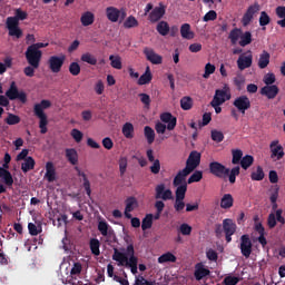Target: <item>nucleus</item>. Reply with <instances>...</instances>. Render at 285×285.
Instances as JSON below:
<instances>
[{"label":"nucleus","instance_id":"19","mask_svg":"<svg viewBox=\"0 0 285 285\" xmlns=\"http://www.w3.org/2000/svg\"><path fill=\"white\" fill-rule=\"evenodd\" d=\"M261 95L267 99H275L279 95V87L277 85L265 86L261 89Z\"/></svg>","mask_w":285,"mask_h":285},{"label":"nucleus","instance_id":"46","mask_svg":"<svg viewBox=\"0 0 285 285\" xmlns=\"http://www.w3.org/2000/svg\"><path fill=\"white\" fill-rule=\"evenodd\" d=\"M265 177L264 168L262 166H258L255 171L250 174L252 181H262Z\"/></svg>","mask_w":285,"mask_h":285},{"label":"nucleus","instance_id":"12","mask_svg":"<svg viewBox=\"0 0 285 285\" xmlns=\"http://www.w3.org/2000/svg\"><path fill=\"white\" fill-rule=\"evenodd\" d=\"M233 106H235L238 112L246 115V110L250 108V98L248 96H239L234 100Z\"/></svg>","mask_w":285,"mask_h":285},{"label":"nucleus","instance_id":"20","mask_svg":"<svg viewBox=\"0 0 285 285\" xmlns=\"http://www.w3.org/2000/svg\"><path fill=\"white\" fill-rule=\"evenodd\" d=\"M210 275V269L204 267V264L198 263L195 266L194 277L197 282H202L204 277H208Z\"/></svg>","mask_w":285,"mask_h":285},{"label":"nucleus","instance_id":"30","mask_svg":"<svg viewBox=\"0 0 285 285\" xmlns=\"http://www.w3.org/2000/svg\"><path fill=\"white\" fill-rule=\"evenodd\" d=\"M66 158L72 166L79 164V154H77V149L75 148L66 149Z\"/></svg>","mask_w":285,"mask_h":285},{"label":"nucleus","instance_id":"43","mask_svg":"<svg viewBox=\"0 0 285 285\" xmlns=\"http://www.w3.org/2000/svg\"><path fill=\"white\" fill-rule=\"evenodd\" d=\"M80 60L83 63H89V66H97V57L92 56L90 52L82 53Z\"/></svg>","mask_w":285,"mask_h":285},{"label":"nucleus","instance_id":"7","mask_svg":"<svg viewBox=\"0 0 285 285\" xmlns=\"http://www.w3.org/2000/svg\"><path fill=\"white\" fill-rule=\"evenodd\" d=\"M106 17L108 21H111V23H117V21H124L126 19L127 13L126 9H117L116 7H107L106 10Z\"/></svg>","mask_w":285,"mask_h":285},{"label":"nucleus","instance_id":"64","mask_svg":"<svg viewBox=\"0 0 285 285\" xmlns=\"http://www.w3.org/2000/svg\"><path fill=\"white\" fill-rule=\"evenodd\" d=\"M224 284L225 285H237L239 284V277L237 276H227L224 278Z\"/></svg>","mask_w":285,"mask_h":285},{"label":"nucleus","instance_id":"17","mask_svg":"<svg viewBox=\"0 0 285 285\" xmlns=\"http://www.w3.org/2000/svg\"><path fill=\"white\" fill-rule=\"evenodd\" d=\"M7 28L9 30V37H16V39L23 37V30L19 28L17 20H7Z\"/></svg>","mask_w":285,"mask_h":285},{"label":"nucleus","instance_id":"49","mask_svg":"<svg viewBox=\"0 0 285 285\" xmlns=\"http://www.w3.org/2000/svg\"><path fill=\"white\" fill-rule=\"evenodd\" d=\"M145 137L147 139V144H154L155 142V129H153L150 126H146L144 128Z\"/></svg>","mask_w":285,"mask_h":285},{"label":"nucleus","instance_id":"1","mask_svg":"<svg viewBox=\"0 0 285 285\" xmlns=\"http://www.w3.org/2000/svg\"><path fill=\"white\" fill-rule=\"evenodd\" d=\"M112 259L114 262H118V266H126V268H130L132 275H137L139 259L135 256V246L132 244L127 246L126 253H121L115 248Z\"/></svg>","mask_w":285,"mask_h":285},{"label":"nucleus","instance_id":"35","mask_svg":"<svg viewBox=\"0 0 285 285\" xmlns=\"http://www.w3.org/2000/svg\"><path fill=\"white\" fill-rule=\"evenodd\" d=\"M122 135L126 139H132L135 137V126L131 122H126L122 126Z\"/></svg>","mask_w":285,"mask_h":285},{"label":"nucleus","instance_id":"14","mask_svg":"<svg viewBox=\"0 0 285 285\" xmlns=\"http://www.w3.org/2000/svg\"><path fill=\"white\" fill-rule=\"evenodd\" d=\"M259 10H261V7H259V3L257 2L249 6L242 18L243 26H249L250 22L253 21V17H255V14L259 12Z\"/></svg>","mask_w":285,"mask_h":285},{"label":"nucleus","instance_id":"36","mask_svg":"<svg viewBox=\"0 0 285 285\" xmlns=\"http://www.w3.org/2000/svg\"><path fill=\"white\" fill-rule=\"evenodd\" d=\"M28 19V12L17 9L16 10V16L14 17H9L7 18V21H14L19 24V21H26Z\"/></svg>","mask_w":285,"mask_h":285},{"label":"nucleus","instance_id":"22","mask_svg":"<svg viewBox=\"0 0 285 285\" xmlns=\"http://www.w3.org/2000/svg\"><path fill=\"white\" fill-rule=\"evenodd\" d=\"M45 179H47L49 184L57 181V169H55V164H52V161L46 164Z\"/></svg>","mask_w":285,"mask_h":285},{"label":"nucleus","instance_id":"54","mask_svg":"<svg viewBox=\"0 0 285 285\" xmlns=\"http://www.w3.org/2000/svg\"><path fill=\"white\" fill-rule=\"evenodd\" d=\"M258 23L262 28H266V26L271 23V16H268L266 11H262Z\"/></svg>","mask_w":285,"mask_h":285},{"label":"nucleus","instance_id":"39","mask_svg":"<svg viewBox=\"0 0 285 285\" xmlns=\"http://www.w3.org/2000/svg\"><path fill=\"white\" fill-rule=\"evenodd\" d=\"M35 158L32 157H27L24 159V163L21 165V170L22 173H29V170H35Z\"/></svg>","mask_w":285,"mask_h":285},{"label":"nucleus","instance_id":"11","mask_svg":"<svg viewBox=\"0 0 285 285\" xmlns=\"http://www.w3.org/2000/svg\"><path fill=\"white\" fill-rule=\"evenodd\" d=\"M269 150H271V159H274L275 161H279L281 159H284V147L279 144V140H273L269 144Z\"/></svg>","mask_w":285,"mask_h":285},{"label":"nucleus","instance_id":"40","mask_svg":"<svg viewBox=\"0 0 285 285\" xmlns=\"http://www.w3.org/2000/svg\"><path fill=\"white\" fill-rule=\"evenodd\" d=\"M249 43H253V33H250V31H246L245 33L242 32L239 46H242V48H246Z\"/></svg>","mask_w":285,"mask_h":285},{"label":"nucleus","instance_id":"41","mask_svg":"<svg viewBox=\"0 0 285 285\" xmlns=\"http://www.w3.org/2000/svg\"><path fill=\"white\" fill-rule=\"evenodd\" d=\"M168 262L175 263L177 262V256H175L173 253L167 252L158 257V264H166Z\"/></svg>","mask_w":285,"mask_h":285},{"label":"nucleus","instance_id":"3","mask_svg":"<svg viewBox=\"0 0 285 285\" xmlns=\"http://www.w3.org/2000/svg\"><path fill=\"white\" fill-rule=\"evenodd\" d=\"M50 106H52V102L46 99L41 100L39 104H36L33 106V115H36L38 119H40L39 128L41 135H46V132H48V116L43 111L48 110Z\"/></svg>","mask_w":285,"mask_h":285},{"label":"nucleus","instance_id":"5","mask_svg":"<svg viewBox=\"0 0 285 285\" xmlns=\"http://www.w3.org/2000/svg\"><path fill=\"white\" fill-rule=\"evenodd\" d=\"M24 57L29 66H33V68H39V66H41V57H43V52L41 50L32 48L30 45L24 52Z\"/></svg>","mask_w":285,"mask_h":285},{"label":"nucleus","instance_id":"28","mask_svg":"<svg viewBox=\"0 0 285 285\" xmlns=\"http://www.w3.org/2000/svg\"><path fill=\"white\" fill-rule=\"evenodd\" d=\"M180 37H183V39H187L188 41H190V39H195V32L190 30V23L181 24Z\"/></svg>","mask_w":285,"mask_h":285},{"label":"nucleus","instance_id":"29","mask_svg":"<svg viewBox=\"0 0 285 285\" xmlns=\"http://www.w3.org/2000/svg\"><path fill=\"white\" fill-rule=\"evenodd\" d=\"M233 204H235V198H233V195H223L220 199V208H223L224 210H228V208H233Z\"/></svg>","mask_w":285,"mask_h":285},{"label":"nucleus","instance_id":"33","mask_svg":"<svg viewBox=\"0 0 285 285\" xmlns=\"http://www.w3.org/2000/svg\"><path fill=\"white\" fill-rule=\"evenodd\" d=\"M150 81H153V73L150 72V67H147L145 73L138 79V86H146Z\"/></svg>","mask_w":285,"mask_h":285},{"label":"nucleus","instance_id":"58","mask_svg":"<svg viewBox=\"0 0 285 285\" xmlns=\"http://www.w3.org/2000/svg\"><path fill=\"white\" fill-rule=\"evenodd\" d=\"M132 285H155V281H148L142 275L135 276V282Z\"/></svg>","mask_w":285,"mask_h":285},{"label":"nucleus","instance_id":"59","mask_svg":"<svg viewBox=\"0 0 285 285\" xmlns=\"http://www.w3.org/2000/svg\"><path fill=\"white\" fill-rule=\"evenodd\" d=\"M108 228H110V225H108L106 220H100L98 223V230L102 237H108Z\"/></svg>","mask_w":285,"mask_h":285},{"label":"nucleus","instance_id":"61","mask_svg":"<svg viewBox=\"0 0 285 285\" xmlns=\"http://www.w3.org/2000/svg\"><path fill=\"white\" fill-rule=\"evenodd\" d=\"M212 139H213V141H216V144H222V141H224V132H222L217 129H213L212 130Z\"/></svg>","mask_w":285,"mask_h":285},{"label":"nucleus","instance_id":"27","mask_svg":"<svg viewBox=\"0 0 285 285\" xmlns=\"http://www.w3.org/2000/svg\"><path fill=\"white\" fill-rule=\"evenodd\" d=\"M223 230L225 234L235 235L237 230V225L230 218H226L223 220Z\"/></svg>","mask_w":285,"mask_h":285},{"label":"nucleus","instance_id":"21","mask_svg":"<svg viewBox=\"0 0 285 285\" xmlns=\"http://www.w3.org/2000/svg\"><path fill=\"white\" fill-rule=\"evenodd\" d=\"M190 173L193 171H189L186 167L183 170H179L173 180V186H184V184H188L186 177L190 175Z\"/></svg>","mask_w":285,"mask_h":285},{"label":"nucleus","instance_id":"18","mask_svg":"<svg viewBox=\"0 0 285 285\" xmlns=\"http://www.w3.org/2000/svg\"><path fill=\"white\" fill-rule=\"evenodd\" d=\"M126 207H125V217L127 219H132V210H135V208H137V206H139V203L137 202V198L135 197H128L125 200Z\"/></svg>","mask_w":285,"mask_h":285},{"label":"nucleus","instance_id":"23","mask_svg":"<svg viewBox=\"0 0 285 285\" xmlns=\"http://www.w3.org/2000/svg\"><path fill=\"white\" fill-rule=\"evenodd\" d=\"M75 170L78 177L82 178V187L86 190V195L90 197V195H92V189L90 188V180L88 179V176L79 167H75Z\"/></svg>","mask_w":285,"mask_h":285},{"label":"nucleus","instance_id":"24","mask_svg":"<svg viewBox=\"0 0 285 285\" xmlns=\"http://www.w3.org/2000/svg\"><path fill=\"white\" fill-rule=\"evenodd\" d=\"M165 14V7H155L149 13V21H151V23H157V21H159V19H161Z\"/></svg>","mask_w":285,"mask_h":285},{"label":"nucleus","instance_id":"15","mask_svg":"<svg viewBox=\"0 0 285 285\" xmlns=\"http://www.w3.org/2000/svg\"><path fill=\"white\" fill-rule=\"evenodd\" d=\"M155 191V199H163V202H169L173 199V190L166 189L165 184L157 185Z\"/></svg>","mask_w":285,"mask_h":285},{"label":"nucleus","instance_id":"42","mask_svg":"<svg viewBox=\"0 0 285 285\" xmlns=\"http://www.w3.org/2000/svg\"><path fill=\"white\" fill-rule=\"evenodd\" d=\"M276 16L278 17L277 26H281V28H285V7L284 6H278L275 10Z\"/></svg>","mask_w":285,"mask_h":285},{"label":"nucleus","instance_id":"48","mask_svg":"<svg viewBox=\"0 0 285 285\" xmlns=\"http://www.w3.org/2000/svg\"><path fill=\"white\" fill-rule=\"evenodd\" d=\"M253 161H255V158L250 155H246L240 160V166L244 170H248L253 166Z\"/></svg>","mask_w":285,"mask_h":285},{"label":"nucleus","instance_id":"6","mask_svg":"<svg viewBox=\"0 0 285 285\" xmlns=\"http://www.w3.org/2000/svg\"><path fill=\"white\" fill-rule=\"evenodd\" d=\"M6 97H8L10 101H14L16 99H19L21 104H26V101H28V96L24 91H19V88H17V82L14 81L10 83L9 89L6 91Z\"/></svg>","mask_w":285,"mask_h":285},{"label":"nucleus","instance_id":"53","mask_svg":"<svg viewBox=\"0 0 285 285\" xmlns=\"http://www.w3.org/2000/svg\"><path fill=\"white\" fill-rule=\"evenodd\" d=\"M8 126H17V124H21V117L14 114H8V117L4 119Z\"/></svg>","mask_w":285,"mask_h":285},{"label":"nucleus","instance_id":"62","mask_svg":"<svg viewBox=\"0 0 285 285\" xmlns=\"http://www.w3.org/2000/svg\"><path fill=\"white\" fill-rule=\"evenodd\" d=\"M174 208L176 213H181V210L186 208V203L184 202V198H175Z\"/></svg>","mask_w":285,"mask_h":285},{"label":"nucleus","instance_id":"57","mask_svg":"<svg viewBox=\"0 0 285 285\" xmlns=\"http://www.w3.org/2000/svg\"><path fill=\"white\" fill-rule=\"evenodd\" d=\"M180 108L183 110H190L193 108V98L186 96L180 99Z\"/></svg>","mask_w":285,"mask_h":285},{"label":"nucleus","instance_id":"45","mask_svg":"<svg viewBox=\"0 0 285 285\" xmlns=\"http://www.w3.org/2000/svg\"><path fill=\"white\" fill-rule=\"evenodd\" d=\"M233 83L236 87V90L242 91L244 90V86L246 85V78H244V76L242 75H237L236 77H234Z\"/></svg>","mask_w":285,"mask_h":285},{"label":"nucleus","instance_id":"25","mask_svg":"<svg viewBox=\"0 0 285 285\" xmlns=\"http://www.w3.org/2000/svg\"><path fill=\"white\" fill-rule=\"evenodd\" d=\"M0 179H3V183L8 188H12L14 178H12V174L8 170V168H4L3 166L0 167Z\"/></svg>","mask_w":285,"mask_h":285},{"label":"nucleus","instance_id":"13","mask_svg":"<svg viewBox=\"0 0 285 285\" xmlns=\"http://www.w3.org/2000/svg\"><path fill=\"white\" fill-rule=\"evenodd\" d=\"M199 164H202V154H199L197 150H194L189 154L185 168L193 173V170H195Z\"/></svg>","mask_w":285,"mask_h":285},{"label":"nucleus","instance_id":"26","mask_svg":"<svg viewBox=\"0 0 285 285\" xmlns=\"http://www.w3.org/2000/svg\"><path fill=\"white\" fill-rule=\"evenodd\" d=\"M253 66V55L244 56L240 55L237 60V67L240 70H246V68H250Z\"/></svg>","mask_w":285,"mask_h":285},{"label":"nucleus","instance_id":"9","mask_svg":"<svg viewBox=\"0 0 285 285\" xmlns=\"http://www.w3.org/2000/svg\"><path fill=\"white\" fill-rule=\"evenodd\" d=\"M212 101H214L216 106H222L226 104V101H230V88H228V85H225L223 89H217Z\"/></svg>","mask_w":285,"mask_h":285},{"label":"nucleus","instance_id":"16","mask_svg":"<svg viewBox=\"0 0 285 285\" xmlns=\"http://www.w3.org/2000/svg\"><path fill=\"white\" fill-rule=\"evenodd\" d=\"M144 55L147 61H150V63H153L154 66H159L164 61V58L159 56V53L155 52L154 49H150L148 47L144 49Z\"/></svg>","mask_w":285,"mask_h":285},{"label":"nucleus","instance_id":"52","mask_svg":"<svg viewBox=\"0 0 285 285\" xmlns=\"http://www.w3.org/2000/svg\"><path fill=\"white\" fill-rule=\"evenodd\" d=\"M109 61L111 68H115L116 70H121L122 65H121V57L119 56H109Z\"/></svg>","mask_w":285,"mask_h":285},{"label":"nucleus","instance_id":"50","mask_svg":"<svg viewBox=\"0 0 285 285\" xmlns=\"http://www.w3.org/2000/svg\"><path fill=\"white\" fill-rule=\"evenodd\" d=\"M138 26L139 21L135 16H129L124 22V28H127L128 30H130V28H137Z\"/></svg>","mask_w":285,"mask_h":285},{"label":"nucleus","instance_id":"63","mask_svg":"<svg viewBox=\"0 0 285 285\" xmlns=\"http://www.w3.org/2000/svg\"><path fill=\"white\" fill-rule=\"evenodd\" d=\"M263 81L266 86H274L273 83H275L277 79L275 78V73L269 72L264 76Z\"/></svg>","mask_w":285,"mask_h":285},{"label":"nucleus","instance_id":"32","mask_svg":"<svg viewBox=\"0 0 285 285\" xmlns=\"http://www.w3.org/2000/svg\"><path fill=\"white\" fill-rule=\"evenodd\" d=\"M81 24L85 27L92 26L95 23V13L86 11L80 18Z\"/></svg>","mask_w":285,"mask_h":285},{"label":"nucleus","instance_id":"31","mask_svg":"<svg viewBox=\"0 0 285 285\" xmlns=\"http://www.w3.org/2000/svg\"><path fill=\"white\" fill-rule=\"evenodd\" d=\"M268 63H271V53L264 50L259 56L258 68H261V70H264V68H268Z\"/></svg>","mask_w":285,"mask_h":285},{"label":"nucleus","instance_id":"38","mask_svg":"<svg viewBox=\"0 0 285 285\" xmlns=\"http://www.w3.org/2000/svg\"><path fill=\"white\" fill-rule=\"evenodd\" d=\"M175 188H176V191H175L176 198L175 199H186V193L188 190V184H183V185H179V186H175Z\"/></svg>","mask_w":285,"mask_h":285},{"label":"nucleus","instance_id":"37","mask_svg":"<svg viewBox=\"0 0 285 285\" xmlns=\"http://www.w3.org/2000/svg\"><path fill=\"white\" fill-rule=\"evenodd\" d=\"M156 214L153 215V219L158 220L161 218V213H164V208H166V204L164 200H156L155 203Z\"/></svg>","mask_w":285,"mask_h":285},{"label":"nucleus","instance_id":"2","mask_svg":"<svg viewBox=\"0 0 285 285\" xmlns=\"http://www.w3.org/2000/svg\"><path fill=\"white\" fill-rule=\"evenodd\" d=\"M239 170V166L229 169L219 161H212L209 164V173L218 179H224L225 181L228 179L229 184H235V181H237Z\"/></svg>","mask_w":285,"mask_h":285},{"label":"nucleus","instance_id":"44","mask_svg":"<svg viewBox=\"0 0 285 285\" xmlns=\"http://www.w3.org/2000/svg\"><path fill=\"white\" fill-rule=\"evenodd\" d=\"M242 29L239 28H234L228 36V39L230 40V42L233 43V46H235V43H237V41H239L240 37H242Z\"/></svg>","mask_w":285,"mask_h":285},{"label":"nucleus","instance_id":"56","mask_svg":"<svg viewBox=\"0 0 285 285\" xmlns=\"http://www.w3.org/2000/svg\"><path fill=\"white\" fill-rule=\"evenodd\" d=\"M204 179V173L202 170H196L194 174L188 178L187 184H195L197 181H202Z\"/></svg>","mask_w":285,"mask_h":285},{"label":"nucleus","instance_id":"34","mask_svg":"<svg viewBox=\"0 0 285 285\" xmlns=\"http://www.w3.org/2000/svg\"><path fill=\"white\" fill-rule=\"evenodd\" d=\"M101 246V243L97 238H91L89 242V248L92 253V255H96V257H99L101 255V250L99 249Z\"/></svg>","mask_w":285,"mask_h":285},{"label":"nucleus","instance_id":"51","mask_svg":"<svg viewBox=\"0 0 285 285\" xmlns=\"http://www.w3.org/2000/svg\"><path fill=\"white\" fill-rule=\"evenodd\" d=\"M153 228V214H147L141 222V229L148 230Z\"/></svg>","mask_w":285,"mask_h":285},{"label":"nucleus","instance_id":"55","mask_svg":"<svg viewBox=\"0 0 285 285\" xmlns=\"http://www.w3.org/2000/svg\"><path fill=\"white\" fill-rule=\"evenodd\" d=\"M233 155V159H232V164L237 165V164H242V157H244V153L242 151V149H234L232 151Z\"/></svg>","mask_w":285,"mask_h":285},{"label":"nucleus","instance_id":"8","mask_svg":"<svg viewBox=\"0 0 285 285\" xmlns=\"http://www.w3.org/2000/svg\"><path fill=\"white\" fill-rule=\"evenodd\" d=\"M63 63H66V55L51 56L48 59L49 69L55 75L61 72V68H63Z\"/></svg>","mask_w":285,"mask_h":285},{"label":"nucleus","instance_id":"4","mask_svg":"<svg viewBox=\"0 0 285 285\" xmlns=\"http://www.w3.org/2000/svg\"><path fill=\"white\" fill-rule=\"evenodd\" d=\"M160 121L163 122H157L155 126V130L158 135H164L167 130H175L177 127V117L173 116L170 112H163L160 115ZM167 124V127L166 125Z\"/></svg>","mask_w":285,"mask_h":285},{"label":"nucleus","instance_id":"60","mask_svg":"<svg viewBox=\"0 0 285 285\" xmlns=\"http://www.w3.org/2000/svg\"><path fill=\"white\" fill-rule=\"evenodd\" d=\"M69 72L72 77H78V75L81 73V66H79L78 62H71L69 65Z\"/></svg>","mask_w":285,"mask_h":285},{"label":"nucleus","instance_id":"10","mask_svg":"<svg viewBox=\"0 0 285 285\" xmlns=\"http://www.w3.org/2000/svg\"><path fill=\"white\" fill-rule=\"evenodd\" d=\"M239 248L243 257H245L246 259H248V257H250V255L253 254V242L250 240V236H248V234H244L243 236H240Z\"/></svg>","mask_w":285,"mask_h":285},{"label":"nucleus","instance_id":"47","mask_svg":"<svg viewBox=\"0 0 285 285\" xmlns=\"http://www.w3.org/2000/svg\"><path fill=\"white\" fill-rule=\"evenodd\" d=\"M157 32L161 35V37H166L168 32H170V26H168V22L160 21L156 27Z\"/></svg>","mask_w":285,"mask_h":285}]
</instances>
